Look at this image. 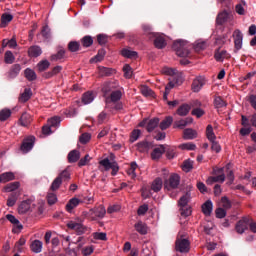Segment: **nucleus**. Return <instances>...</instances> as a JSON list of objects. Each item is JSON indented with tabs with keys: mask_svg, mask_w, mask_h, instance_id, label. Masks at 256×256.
<instances>
[{
	"mask_svg": "<svg viewBox=\"0 0 256 256\" xmlns=\"http://www.w3.org/2000/svg\"><path fill=\"white\" fill-rule=\"evenodd\" d=\"M172 49L176 52L178 57H189V42L185 40H176L173 43Z\"/></svg>",
	"mask_w": 256,
	"mask_h": 256,
	"instance_id": "f03ea898",
	"label": "nucleus"
},
{
	"mask_svg": "<svg viewBox=\"0 0 256 256\" xmlns=\"http://www.w3.org/2000/svg\"><path fill=\"white\" fill-rule=\"evenodd\" d=\"M136 169H137V163L132 162L130 165V168L127 170V175H129L131 179H135V177H137V173H135Z\"/></svg>",
	"mask_w": 256,
	"mask_h": 256,
	"instance_id": "864d4df0",
	"label": "nucleus"
},
{
	"mask_svg": "<svg viewBox=\"0 0 256 256\" xmlns=\"http://www.w3.org/2000/svg\"><path fill=\"white\" fill-rule=\"evenodd\" d=\"M137 149L140 153H148L150 149H153V142L142 141L137 144Z\"/></svg>",
	"mask_w": 256,
	"mask_h": 256,
	"instance_id": "6ab92c4d",
	"label": "nucleus"
},
{
	"mask_svg": "<svg viewBox=\"0 0 256 256\" xmlns=\"http://www.w3.org/2000/svg\"><path fill=\"white\" fill-rule=\"evenodd\" d=\"M107 213V210H105V206L100 205L96 208H92L89 210V216L91 221H97V219H103Z\"/></svg>",
	"mask_w": 256,
	"mask_h": 256,
	"instance_id": "423d86ee",
	"label": "nucleus"
},
{
	"mask_svg": "<svg viewBox=\"0 0 256 256\" xmlns=\"http://www.w3.org/2000/svg\"><path fill=\"white\" fill-rule=\"evenodd\" d=\"M235 53L240 51L243 47V33L240 30H235L233 33Z\"/></svg>",
	"mask_w": 256,
	"mask_h": 256,
	"instance_id": "4468645a",
	"label": "nucleus"
},
{
	"mask_svg": "<svg viewBox=\"0 0 256 256\" xmlns=\"http://www.w3.org/2000/svg\"><path fill=\"white\" fill-rule=\"evenodd\" d=\"M12 21H13V15L4 13L1 16L0 27L3 29L7 27V25H9V23H11Z\"/></svg>",
	"mask_w": 256,
	"mask_h": 256,
	"instance_id": "2f4dec72",
	"label": "nucleus"
},
{
	"mask_svg": "<svg viewBox=\"0 0 256 256\" xmlns=\"http://www.w3.org/2000/svg\"><path fill=\"white\" fill-rule=\"evenodd\" d=\"M34 145H35V136H30L23 140L20 149L21 151H23V153H29V151L33 149Z\"/></svg>",
	"mask_w": 256,
	"mask_h": 256,
	"instance_id": "ddd939ff",
	"label": "nucleus"
},
{
	"mask_svg": "<svg viewBox=\"0 0 256 256\" xmlns=\"http://www.w3.org/2000/svg\"><path fill=\"white\" fill-rule=\"evenodd\" d=\"M189 199H191V195L189 193L184 194L178 201L179 207H188Z\"/></svg>",
	"mask_w": 256,
	"mask_h": 256,
	"instance_id": "49530a36",
	"label": "nucleus"
},
{
	"mask_svg": "<svg viewBox=\"0 0 256 256\" xmlns=\"http://www.w3.org/2000/svg\"><path fill=\"white\" fill-rule=\"evenodd\" d=\"M135 231L139 233L140 235H147V224H145L143 221H138L134 225Z\"/></svg>",
	"mask_w": 256,
	"mask_h": 256,
	"instance_id": "c756f323",
	"label": "nucleus"
},
{
	"mask_svg": "<svg viewBox=\"0 0 256 256\" xmlns=\"http://www.w3.org/2000/svg\"><path fill=\"white\" fill-rule=\"evenodd\" d=\"M191 169H193V161L185 160L182 165V170L185 171V173H189Z\"/></svg>",
	"mask_w": 256,
	"mask_h": 256,
	"instance_id": "680f3d73",
	"label": "nucleus"
},
{
	"mask_svg": "<svg viewBox=\"0 0 256 256\" xmlns=\"http://www.w3.org/2000/svg\"><path fill=\"white\" fill-rule=\"evenodd\" d=\"M11 117V110L3 109L0 111V121H7Z\"/></svg>",
	"mask_w": 256,
	"mask_h": 256,
	"instance_id": "052dcab7",
	"label": "nucleus"
},
{
	"mask_svg": "<svg viewBox=\"0 0 256 256\" xmlns=\"http://www.w3.org/2000/svg\"><path fill=\"white\" fill-rule=\"evenodd\" d=\"M99 69V74L102 77H111V75H113V73H115V70H113V68H107L104 66H100L98 67Z\"/></svg>",
	"mask_w": 256,
	"mask_h": 256,
	"instance_id": "e433bc0d",
	"label": "nucleus"
},
{
	"mask_svg": "<svg viewBox=\"0 0 256 256\" xmlns=\"http://www.w3.org/2000/svg\"><path fill=\"white\" fill-rule=\"evenodd\" d=\"M173 124V118L171 116H167L160 124L159 127L162 131H165V129H169L171 125Z\"/></svg>",
	"mask_w": 256,
	"mask_h": 256,
	"instance_id": "4c0bfd02",
	"label": "nucleus"
},
{
	"mask_svg": "<svg viewBox=\"0 0 256 256\" xmlns=\"http://www.w3.org/2000/svg\"><path fill=\"white\" fill-rule=\"evenodd\" d=\"M31 209V200L22 201L18 207L19 215H25Z\"/></svg>",
	"mask_w": 256,
	"mask_h": 256,
	"instance_id": "412c9836",
	"label": "nucleus"
},
{
	"mask_svg": "<svg viewBox=\"0 0 256 256\" xmlns=\"http://www.w3.org/2000/svg\"><path fill=\"white\" fill-rule=\"evenodd\" d=\"M48 205H55L57 203V195L53 192L47 194Z\"/></svg>",
	"mask_w": 256,
	"mask_h": 256,
	"instance_id": "0e129e2a",
	"label": "nucleus"
},
{
	"mask_svg": "<svg viewBox=\"0 0 256 256\" xmlns=\"http://www.w3.org/2000/svg\"><path fill=\"white\" fill-rule=\"evenodd\" d=\"M121 97H123L121 90L112 91L110 95L105 98L106 107H109L111 103H117L118 101H121Z\"/></svg>",
	"mask_w": 256,
	"mask_h": 256,
	"instance_id": "9b49d317",
	"label": "nucleus"
},
{
	"mask_svg": "<svg viewBox=\"0 0 256 256\" xmlns=\"http://www.w3.org/2000/svg\"><path fill=\"white\" fill-rule=\"evenodd\" d=\"M183 138L186 140L196 139L197 132L191 128H186L183 131Z\"/></svg>",
	"mask_w": 256,
	"mask_h": 256,
	"instance_id": "f704fd0d",
	"label": "nucleus"
},
{
	"mask_svg": "<svg viewBox=\"0 0 256 256\" xmlns=\"http://www.w3.org/2000/svg\"><path fill=\"white\" fill-rule=\"evenodd\" d=\"M163 188V180L161 178H156L151 185L152 191L155 193H158V191H161Z\"/></svg>",
	"mask_w": 256,
	"mask_h": 256,
	"instance_id": "c9c22d12",
	"label": "nucleus"
},
{
	"mask_svg": "<svg viewBox=\"0 0 256 256\" xmlns=\"http://www.w3.org/2000/svg\"><path fill=\"white\" fill-rule=\"evenodd\" d=\"M202 212L206 217H209L211 213H213V202L211 200H207L203 205H202Z\"/></svg>",
	"mask_w": 256,
	"mask_h": 256,
	"instance_id": "c85d7f7f",
	"label": "nucleus"
},
{
	"mask_svg": "<svg viewBox=\"0 0 256 256\" xmlns=\"http://www.w3.org/2000/svg\"><path fill=\"white\" fill-rule=\"evenodd\" d=\"M115 85L112 82H106L102 86V93L104 94L105 99L108 97L109 93H113Z\"/></svg>",
	"mask_w": 256,
	"mask_h": 256,
	"instance_id": "473e14b6",
	"label": "nucleus"
},
{
	"mask_svg": "<svg viewBox=\"0 0 256 256\" xmlns=\"http://www.w3.org/2000/svg\"><path fill=\"white\" fill-rule=\"evenodd\" d=\"M214 57L216 61H223V59H229L231 55H229V53H227L226 50H221V48H218L215 51Z\"/></svg>",
	"mask_w": 256,
	"mask_h": 256,
	"instance_id": "a878e982",
	"label": "nucleus"
},
{
	"mask_svg": "<svg viewBox=\"0 0 256 256\" xmlns=\"http://www.w3.org/2000/svg\"><path fill=\"white\" fill-rule=\"evenodd\" d=\"M217 173H222L218 176H211L207 179L206 183L208 185H213V183H224L225 182V174H223V168H219Z\"/></svg>",
	"mask_w": 256,
	"mask_h": 256,
	"instance_id": "dca6fc26",
	"label": "nucleus"
},
{
	"mask_svg": "<svg viewBox=\"0 0 256 256\" xmlns=\"http://www.w3.org/2000/svg\"><path fill=\"white\" fill-rule=\"evenodd\" d=\"M92 237L96 241H107V233L105 232H94L92 233Z\"/></svg>",
	"mask_w": 256,
	"mask_h": 256,
	"instance_id": "3c124183",
	"label": "nucleus"
},
{
	"mask_svg": "<svg viewBox=\"0 0 256 256\" xmlns=\"http://www.w3.org/2000/svg\"><path fill=\"white\" fill-rule=\"evenodd\" d=\"M189 123H193V118H185L174 122L175 129H185Z\"/></svg>",
	"mask_w": 256,
	"mask_h": 256,
	"instance_id": "4be33fe9",
	"label": "nucleus"
},
{
	"mask_svg": "<svg viewBox=\"0 0 256 256\" xmlns=\"http://www.w3.org/2000/svg\"><path fill=\"white\" fill-rule=\"evenodd\" d=\"M81 203V200H79V198H72L68 201V203L66 204V211L68 213H71L75 207H78V205Z\"/></svg>",
	"mask_w": 256,
	"mask_h": 256,
	"instance_id": "bb28decb",
	"label": "nucleus"
},
{
	"mask_svg": "<svg viewBox=\"0 0 256 256\" xmlns=\"http://www.w3.org/2000/svg\"><path fill=\"white\" fill-rule=\"evenodd\" d=\"M81 159V152L79 150H72L68 154V162L77 163Z\"/></svg>",
	"mask_w": 256,
	"mask_h": 256,
	"instance_id": "7c9ffc66",
	"label": "nucleus"
},
{
	"mask_svg": "<svg viewBox=\"0 0 256 256\" xmlns=\"http://www.w3.org/2000/svg\"><path fill=\"white\" fill-rule=\"evenodd\" d=\"M13 179H15L13 172H6L0 175V183H8V181H13Z\"/></svg>",
	"mask_w": 256,
	"mask_h": 256,
	"instance_id": "58836bf2",
	"label": "nucleus"
},
{
	"mask_svg": "<svg viewBox=\"0 0 256 256\" xmlns=\"http://www.w3.org/2000/svg\"><path fill=\"white\" fill-rule=\"evenodd\" d=\"M191 115H193L194 117H197V119H201V117L205 115V110L201 108H194L191 112Z\"/></svg>",
	"mask_w": 256,
	"mask_h": 256,
	"instance_id": "338daca9",
	"label": "nucleus"
},
{
	"mask_svg": "<svg viewBox=\"0 0 256 256\" xmlns=\"http://www.w3.org/2000/svg\"><path fill=\"white\" fill-rule=\"evenodd\" d=\"M159 126V118H152L150 120H143L140 122L139 127H146L148 133L155 131V128Z\"/></svg>",
	"mask_w": 256,
	"mask_h": 256,
	"instance_id": "9d476101",
	"label": "nucleus"
},
{
	"mask_svg": "<svg viewBox=\"0 0 256 256\" xmlns=\"http://www.w3.org/2000/svg\"><path fill=\"white\" fill-rule=\"evenodd\" d=\"M43 55V49L38 45H33L28 48V57L36 59V57H41Z\"/></svg>",
	"mask_w": 256,
	"mask_h": 256,
	"instance_id": "a211bd4d",
	"label": "nucleus"
},
{
	"mask_svg": "<svg viewBox=\"0 0 256 256\" xmlns=\"http://www.w3.org/2000/svg\"><path fill=\"white\" fill-rule=\"evenodd\" d=\"M191 207L185 206V207H180V214L182 217H189L191 215Z\"/></svg>",
	"mask_w": 256,
	"mask_h": 256,
	"instance_id": "774afa93",
	"label": "nucleus"
},
{
	"mask_svg": "<svg viewBox=\"0 0 256 256\" xmlns=\"http://www.w3.org/2000/svg\"><path fill=\"white\" fill-rule=\"evenodd\" d=\"M19 182H12L7 184L4 189L7 191V193H11L12 191H16V189H19Z\"/></svg>",
	"mask_w": 256,
	"mask_h": 256,
	"instance_id": "6e6d98bb",
	"label": "nucleus"
},
{
	"mask_svg": "<svg viewBox=\"0 0 256 256\" xmlns=\"http://www.w3.org/2000/svg\"><path fill=\"white\" fill-rule=\"evenodd\" d=\"M79 47H81V44L77 41H71L68 44V49L71 51V53H76V51H79Z\"/></svg>",
	"mask_w": 256,
	"mask_h": 256,
	"instance_id": "4d7b16f0",
	"label": "nucleus"
},
{
	"mask_svg": "<svg viewBox=\"0 0 256 256\" xmlns=\"http://www.w3.org/2000/svg\"><path fill=\"white\" fill-rule=\"evenodd\" d=\"M191 111V106L189 104H182L176 111L177 115L180 117H187Z\"/></svg>",
	"mask_w": 256,
	"mask_h": 256,
	"instance_id": "393cba45",
	"label": "nucleus"
},
{
	"mask_svg": "<svg viewBox=\"0 0 256 256\" xmlns=\"http://www.w3.org/2000/svg\"><path fill=\"white\" fill-rule=\"evenodd\" d=\"M175 245L179 253H189L191 250V242L187 238H178Z\"/></svg>",
	"mask_w": 256,
	"mask_h": 256,
	"instance_id": "0eeeda50",
	"label": "nucleus"
},
{
	"mask_svg": "<svg viewBox=\"0 0 256 256\" xmlns=\"http://www.w3.org/2000/svg\"><path fill=\"white\" fill-rule=\"evenodd\" d=\"M6 219L7 221H10L12 225H15L17 229H23V225L21 224V222H19V219H17L13 214H7Z\"/></svg>",
	"mask_w": 256,
	"mask_h": 256,
	"instance_id": "ea45409f",
	"label": "nucleus"
},
{
	"mask_svg": "<svg viewBox=\"0 0 256 256\" xmlns=\"http://www.w3.org/2000/svg\"><path fill=\"white\" fill-rule=\"evenodd\" d=\"M123 71H124V77L126 79H131V77H133V69L129 64H125L123 66Z\"/></svg>",
	"mask_w": 256,
	"mask_h": 256,
	"instance_id": "5fc2aeb1",
	"label": "nucleus"
},
{
	"mask_svg": "<svg viewBox=\"0 0 256 256\" xmlns=\"http://www.w3.org/2000/svg\"><path fill=\"white\" fill-rule=\"evenodd\" d=\"M180 183L181 176H179L178 174H172L170 175L169 179H166L164 181V188L167 189V191H171V189H177Z\"/></svg>",
	"mask_w": 256,
	"mask_h": 256,
	"instance_id": "7ed1b4c3",
	"label": "nucleus"
},
{
	"mask_svg": "<svg viewBox=\"0 0 256 256\" xmlns=\"http://www.w3.org/2000/svg\"><path fill=\"white\" fill-rule=\"evenodd\" d=\"M206 136L207 139L210 141H215L217 139V136H215V132H213V126L211 124L206 127Z\"/></svg>",
	"mask_w": 256,
	"mask_h": 256,
	"instance_id": "de8ad7c7",
	"label": "nucleus"
},
{
	"mask_svg": "<svg viewBox=\"0 0 256 256\" xmlns=\"http://www.w3.org/2000/svg\"><path fill=\"white\" fill-rule=\"evenodd\" d=\"M21 72V65L14 64L11 66L9 72H8V79H15L17 75Z\"/></svg>",
	"mask_w": 256,
	"mask_h": 256,
	"instance_id": "b1692460",
	"label": "nucleus"
},
{
	"mask_svg": "<svg viewBox=\"0 0 256 256\" xmlns=\"http://www.w3.org/2000/svg\"><path fill=\"white\" fill-rule=\"evenodd\" d=\"M49 67H51V63L48 60H41L37 64V69L40 73H43V71H47V69H49Z\"/></svg>",
	"mask_w": 256,
	"mask_h": 256,
	"instance_id": "c03bdc74",
	"label": "nucleus"
},
{
	"mask_svg": "<svg viewBox=\"0 0 256 256\" xmlns=\"http://www.w3.org/2000/svg\"><path fill=\"white\" fill-rule=\"evenodd\" d=\"M24 75H25L26 79H28V81H35V79H37V74L31 68H27L24 71Z\"/></svg>",
	"mask_w": 256,
	"mask_h": 256,
	"instance_id": "09e8293b",
	"label": "nucleus"
},
{
	"mask_svg": "<svg viewBox=\"0 0 256 256\" xmlns=\"http://www.w3.org/2000/svg\"><path fill=\"white\" fill-rule=\"evenodd\" d=\"M122 57H126V59H135L137 58V52L131 51L129 49H122L121 51Z\"/></svg>",
	"mask_w": 256,
	"mask_h": 256,
	"instance_id": "a18cd8bd",
	"label": "nucleus"
},
{
	"mask_svg": "<svg viewBox=\"0 0 256 256\" xmlns=\"http://www.w3.org/2000/svg\"><path fill=\"white\" fill-rule=\"evenodd\" d=\"M168 75H173L171 80L168 83V86L170 87V89H173L175 85H181V83H183V78H181V76L175 75V70L173 69L168 70Z\"/></svg>",
	"mask_w": 256,
	"mask_h": 256,
	"instance_id": "2eb2a0df",
	"label": "nucleus"
},
{
	"mask_svg": "<svg viewBox=\"0 0 256 256\" xmlns=\"http://www.w3.org/2000/svg\"><path fill=\"white\" fill-rule=\"evenodd\" d=\"M67 227L68 229L75 231L76 235H85V233L89 231V228H87V226L75 221H69L67 223Z\"/></svg>",
	"mask_w": 256,
	"mask_h": 256,
	"instance_id": "6e6552de",
	"label": "nucleus"
},
{
	"mask_svg": "<svg viewBox=\"0 0 256 256\" xmlns=\"http://www.w3.org/2000/svg\"><path fill=\"white\" fill-rule=\"evenodd\" d=\"M163 153H165V145H160L159 147L153 149L151 159H153V161H157V159H161Z\"/></svg>",
	"mask_w": 256,
	"mask_h": 256,
	"instance_id": "aec40b11",
	"label": "nucleus"
},
{
	"mask_svg": "<svg viewBox=\"0 0 256 256\" xmlns=\"http://www.w3.org/2000/svg\"><path fill=\"white\" fill-rule=\"evenodd\" d=\"M150 39H153L154 47L156 49H165L167 47V39L160 33H151Z\"/></svg>",
	"mask_w": 256,
	"mask_h": 256,
	"instance_id": "20e7f679",
	"label": "nucleus"
},
{
	"mask_svg": "<svg viewBox=\"0 0 256 256\" xmlns=\"http://www.w3.org/2000/svg\"><path fill=\"white\" fill-rule=\"evenodd\" d=\"M41 35L44 39H51V29L48 25L42 27Z\"/></svg>",
	"mask_w": 256,
	"mask_h": 256,
	"instance_id": "13d9d810",
	"label": "nucleus"
},
{
	"mask_svg": "<svg viewBox=\"0 0 256 256\" xmlns=\"http://www.w3.org/2000/svg\"><path fill=\"white\" fill-rule=\"evenodd\" d=\"M81 44L84 47H91V45H93V37H91V36H84L81 39Z\"/></svg>",
	"mask_w": 256,
	"mask_h": 256,
	"instance_id": "bf43d9fd",
	"label": "nucleus"
},
{
	"mask_svg": "<svg viewBox=\"0 0 256 256\" xmlns=\"http://www.w3.org/2000/svg\"><path fill=\"white\" fill-rule=\"evenodd\" d=\"M65 57V50H59L56 54L52 55L50 57L51 61H60V59H63Z\"/></svg>",
	"mask_w": 256,
	"mask_h": 256,
	"instance_id": "e2e57ef3",
	"label": "nucleus"
},
{
	"mask_svg": "<svg viewBox=\"0 0 256 256\" xmlns=\"http://www.w3.org/2000/svg\"><path fill=\"white\" fill-rule=\"evenodd\" d=\"M19 198V193L12 192L10 196L7 199V206L8 207H14V205L17 203V199Z\"/></svg>",
	"mask_w": 256,
	"mask_h": 256,
	"instance_id": "79ce46f5",
	"label": "nucleus"
},
{
	"mask_svg": "<svg viewBox=\"0 0 256 256\" xmlns=\"http://www.w3.org/2000/svg\"><path fill=\"white\" fill-rule=\"evenodd\" d=\"M203 85H205V78L201 76L197 77L192 82V91L194 93H199V91L203 89Z\"/></svg>",
	"mask_w": 256,
	"mask_h": 256,
	"instance_id": "f3484780",
	"label": "nucleus"
},
{
	"mask_svg": "<svg viewBox=\"0 0 256 256\" xmlns=\"http://www.w3.org/2000/svg\"><path fill=\"white\" fill-rule=\"evenodd\" d=\"M4 61L8 65H11L15 62V56L13 55V52L11 51H6L4 55Z\"/></svg>",
	"mask_w": 256,
	"mask_h": 256,
	"instance_id": "603ef678",
	"label": "nucleus"
},
{
	"mask_svg": "<svg viewBox=\"0 0 256 256\" xmlns=\"http://www.w3.org/2000/svg\"><path fill=\"white\" fill-rule=\"evenodd\" d=\"M33 95V92H31L30 88L24 89V92L19 97L20 103H27L29 99H31V96Z\"/></svg>",
	"mask_w": 256,
	"mask_h": 256,
	"instance_id": "72a5a7b5",
	"label": "nucleus"
},
{
	"mask_svg": "<svg viewBox=\"0 0 256 256\" xmlns=\"http://www.w3.org/2000/svg\"><path fill=\"white\" fill-rule=\"evenodd\" d=\"M102 167H104L105 171H109V169H112L111 175L115 177L117 173H119V164H117L115 161L111 162L109 158H104L99 162Z\"/></svg>",
	"mask_w": 256,
	"mask_h": 256,
	"instance_id": "39448f33",
	"label": "nucleus"
},
{
	"mask_svg": "<svg viewBox=\"0 0 256 256\" xmlns=\"http://www.w3.org/2000/svg\"><path fill=\"white\" fill-rule=\"evenodd\" d=\"M106 51L105 49H100L97 53V55L90 59V63H99L100 61H103L105 58Z\"/></svg>",
	"mask_w": 256,
	"mask_h": 256,
	"instance_id": "a19ab883",
	"label": "nucleus"
},
{
	"mask_svg": "<svg viewBox=\"0 0 256 256\" xmlns=\"http://www.w3.org/2000/svg\"><path fill=\"white\" fill-rule=\"evenodd\" d=\"M94 99L95 96L93 95V92H86L82 96V103H84V105H89V103H93Z\"/></svg>",
	"mask_w": 256,
	"mask_h": 256,
	"instance_id": "37998d69",
	"label": "nucleus"
},
{
	"mask_svg": "<svg viewBox=\"0 0 256 256\" xmlns=\"http://www.w3.org/2000/svg\"><path fill=\"white\" fill-rule=\"evenodd\" d=\"M250 219L251 218L249 217H243L242 219H240L235 225L236 233H238L239 235H243V233H245L247 229H249Z\"/></svg>",
	"mask_w": 256,
	"mask_h": 256,
	"instance_id": "1a4fd4ad",
	"label": "nucleus"
},
{
	"mask_svg": "<svg viewBox=\"0 0 256 256\" xmlns=\"http://www.w3.org/2000/svg\"><path fill=\"white\" fill-rule=\"evenodd\" d=\"M59 123H61V118L58 116H54L48 120V125L51 127H59Z\"/></svg>",
	"mask_w": 256,
	"mask_h": 256,
	"instance_id": "69168bd1",
	"label": "nucleus"
},
{
	"mask_svg": "<svg viewBox=\"0 0 256 256\" xmlns=\"http://www.w3.org/2000/svg\"><path fill=\"white\" fill-rule=\"evenodd\" d=\"M31 121V114L24 112L19 119V124L22 127H29V125H31Z\"/></svg>",
	"mask_w": 256,
	"mask_h": 256,
	"instance_id": "5701e85b",
	"label": "nucleus"
},
{
	"mask_svg": "<svg viewBox=\"0 0 256 256\" xmlns=\"http://www.w3.org/2000/svg\"><path fill=\"white\" fill-rule=\"evenodd\" d=\"M30 249L33 253H41V251H43V242H41V240L32 241Z\"/></svg>",
	"mask_w": 256,
	"mask_h": 256,
	"instance_id": "cd10ccee",
	"label": "nucleus"
},
{
	"mask_svg": "<svg viewBox=\"0 0 256 256\" xmlns=\"http://www.w3.org/2000/svg\"><path fill=\"white\" fill-rule=\"evenodd\" d=\"M214 107L216 109H222V107H227V103L225 102V100H223V98H221L220 96H217L214 99Z\"/></svg>",
	"mask_w": 256,
	"mask_h": 256,
	"instance_id": "8fccbe9b",
	"label": "nucleus"
},
{
	"mask_svg": "<svg viewBox=\"0 0 256 256\" xmlns=\"http://www.w3.org/2000/svg\"><path fill=\"white\" fill-rule=\"evenodd\" d=\"M70 180H71V172H69V170H67V169L63 170L53 180V182L50 186V191L59 190V187H61V185H63V183H69Z\"/></svg>",
	"mask_w": 256,
	"mask_h": 256,
	"instance_id": "f257e3e1",
	"label": "nucleus"
},
{
	"mask_svg": "<svg viewBox=\"0 0 256 256\" xmlns=\"http://www.w3.org/2000/svg\"><path fill=\"white\" fill-rule=\"evenodd\" d=\"M233 15L231 14V10H223L222 12L218 13L216 17V24L217 25H225L227 21H229Z\"/></svg>",
	"mask_w": 256,
	"mask_h": 256,
	"instance_id": "f8f14e48",
	"label": "nucleus"
}]
</instances>
